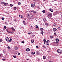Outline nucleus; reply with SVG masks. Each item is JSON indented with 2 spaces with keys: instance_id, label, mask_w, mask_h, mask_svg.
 <instances>
[{
  "instance_id": "obj_11",
  "label": "nucleus",
  "mask_w": 62,
  "mask_h": 62,
  "mask_svg": "<svg viewBox=\"0 0 62 62\" xmlns=\"http://www.w3.org/2000/svg\"><path fill=\"white\" fill-rule=\"evenodd\" d=\"M53 30L54 31H54H56V30H57V29H56V28H54L53 29Z\"/></svg>"
},
{
  "instance_id": "obj_54",
  "label": "nucleus",
  "mask_w": 62,
  "mask_h": 62,
  "mask_svg": "<svg viewBox=\"0 0 62 62\" xmlns=\"http://www.w3.org/2000/svg\"><path fill=\"white\" fill-rule=\"evenodd\" d=\"M6 13H8V12H6Z\"/></svg>"
},
{
  "instance_id": "obj_3",
  "label": "nucleus",
  "mask_w": 62,
  "mask_h": 62,
  "mask_svg": "<svg viewBox=\"0 0 62 62\" xmlns=\"http://www.w3.org/2000/svg\"><path fill=\"white\" fill-rule=\"evenodd\" d=\"M48 17H51L52 16V13H50L48 15Z\"/></svg>"
},
{
  "instance_id": "obj_19",
  "label": "nucleus",
  "mask_w": 62,
  "mask_h": 62,
  "mask_svg": "<svg viewBox=\"0 0 62 62\" xmlns=\"http://www.w3.org/2000/svg\"><path fill=\"white\" fill-rule=\"evenodd\" d=\"M40 30V31H41V32H43V28H41Z\"/></svg>"
},
{
  "instance_id": "obj_28",
  "label": "nucleus",
  "mask_w": 62,
  "mask_h": 62,
  "mask_svg": "<svg viewBox=\"0 0 62 62\" xmlns=\"http://www.w3.org/2000/svg\"><path fill=\"white\" fill-rule=\"evenodd\" d=\"M32 54L33 55H34V54H35V52H32Z\"/></svg>"
},
{
  "instance_id": "obj_57",
  "label": "nucleus",
  "mask_w": 62,
  "mask_h": 62,
  "mask_svg": "<svg viewBox=\"0 0 62 62\" xmlns=\"http://www.w3.org/2000/svg\"><path fill=\"white\" fill-rule=\"evenodd\" d=\"M31 27H32V26H31Z\"/></svg>"
},
{
  "instance_id": "obj_50",
  "label": "nucleus",
  "mask_w": 62,
  "mask_h": 62,
  "mask_svg": "<svg viewBox=\"0 0 62 62\" xmlns=\"http://www.w3.org/2000/svg\"><path fill=\"white\" fill-rule=\"evenodd\" d=\"M2 60H3V61H5V59H2Z\"/></svg>"
},
{
  "instance_id": "obj_58",
  "label": "nucleus",
  "mask_w": 62,
  "mask_h": 62,
  "mask_svg": "<svg viewBox=\"0 0 62 62\" xmlns=\"http://www.w3.org/2000/svg\"><path fill=\"white\" fill-rule=\"evenodd\" d=\"M13 31L12 32V33H13Z\"/></svg>"
},
{
  "instance_id": "obj_24",
  "label": "nucleus",
  "mask_w": 62,
  "mask_h": 62,
  "mask_svg": "<svg viewBox=\"0 0 62 62\" xmlns=\"http://www.w3.org/2000/svg\"><path fill=\"white\" fill-rule=\"evenodd\" d=\"M31 42L32 43H33L34 42V40H32L31 41Z\"/></svg>"
},
{
  "instance_id": "obj_15",
  "label": "nucleus",
  "mask_w": 62,
  "mask_h": 62,
  "mask_svg": "<svg viewBox=\"0 0 62 62\" xmlns=\"http://www.w3.org/2000/svg\"><path fill=\"white\" fill-rule=\"evenodd\" d=\"M49 10L51 12H53V9H52L51 8H50L49 9Z\"/></svg>"
},
{
  "instance_id": "obj_48",
  "label": "nucleus",
  "mask_w": 62,
  "mask_h": 62,
  "mask_svg": "<svg viewBox=\"0 0 62 62\" xmlns=\"http://www.w3.org/2000/svg\"><path fill=\"white\" fill-rule=\"evenodd\" d=\"M15 22H17V21L16 19L15 20Z\"/></svg>"
},
{
  "instance_id": "obj_23",
  "label": "nucleus",
  "mask_w": 62,
  "mask_h": 62,
  "mask_svg": "<svg viewBox=\"0 0 62 62\" xmlns=\"http://www.w3.org/2000/svg\"><path fill=\"white\" fill-rule=\"evenodd\" d=\"M23 23L24 24V25H25V22L24 21H23Z\"/></svg>"
},
{
  "instance_id": "obj_38",
  "label": "nucleus",
  "mask_w": 62,
  "mask_h": 62,
  "mask_svg": "<svg viewBox=\"0 0 62 62\" xmlns=\"http://www.w3.org/2000/svg\"><path fill=\"white\" fill-rule=\"evenodd\" d=\"M43 59H45V56H43Z\"/></svg>"
},
{
  "instance_id": "obj_46",
  "label": "nucleus",
  "mask_w": 62,
  "mask_h": 62,
  "mask_svg": "<svg viewBox=\"0 0 62 62\" xmlns=\"http://www.w3.org/2000/svg\"><path fill=\"white\" fill-rule=\"evenodd\" d=\"M8 49H10V47L9 46H8Z\"/></svg>"
},
{
  "instance_id": "obj_21",
  "label": "nucleus",
  "mask_w": 62,
  "mask_h": 62,
  "mask_svg": "<svg viewBox=\"0 0 62 62\" xmlns=\"http://www.w3.org/2000/svg\"><path fill=\"white\" fill-rule=\"evenodd\" d=\"M32 12H33V13H37V12H35V11L34 10L32 11Z\"/></svg>"
},
{
  "instance_id": "obj_22",
  "label": "nucleus",
  "mask_w": 62,
  "mask_h": 62,
  "mask_svg": "<svg viewBox=\"0 0 62 62\" xmlns=\"http://www.w3.org/2000/svg\"><path fill=\"white\" fill-rule=\"evenodd\" d=\"M32 32L31 31H30L28 33V34H29V35H30V34H31L32 33Z\"/></svg>"
},
{
  "instance_id": "obj_45",
  "label": "nucleus",
  "mask_w": 62,
  "mask_h": 62,
  "mask_svg": "<svg viewBox=\"0 0 62 62\" xmlns=\"http://www.w3.org/2000/svg\"><path fill=\"white\" fill-rule=\"evenodd\" d=\"M41 34H42V36H43V32H41Z\"/></svg>"
},
{
  "instance_id": "obj_42",
  "label": "nucleus",
  "mask_w": 62,
  "mask_h": 62,
  "mask_svg": "<svg viewBox=\"0 0 62 62\" xmlns=\"http://www.w3.org/2000/svg\"><path fill=\"white\" fill-rule=\"evenodd\" d=\"M33 1H38V0H33Z\"/></svg>"
},
{
  "instance_id": "obj_32",
  "label": "nucleus",
  "mask_w": 62,
  "mask_h": 62,
  "mask_svg": "<svg viewBox=\"0 0 62 62\" xmlns=\"http://www.w3.org/2000/svg\"><path fill=\"white\" fill-rule=\"evenodd\" d=\"M11 40H12V39H10L9 40V42H11Z\"/></svg>"
},
{
  "instance_id": "obj_17",
  "label": "nucleus",
  "mask_w": 62,
  "mask_h": 62,
  "mask_svg": "<svg viewBox=\"0 0 62 62\" xmlns=\"http://www.w3.org/2000/svg\"><path fill=\"white\" fill-rule=\"evenodd\" d=\"M36 54H37V55H39V51L37 52Z\"/></svg>"
},
{
  "instance_id": "obj_9",
  "label": "nucleus",
  "mask_w": 62,
  "mask_h": 62,
  "mask_svg": "<svg viewBox=\"0 0 62 62\" xmlns=\"http://www.w3.org/2000/svg\"><path fill=\"white\" fill-rule=\"evenodd\" d=\"M11 29H12V31H15V29H14V28L13 27L11 28Z\"/></svg>"
},
{
  "instance_id": "obj_39",
  "label": "nucleus",
  "mask_w": 62,
  "mask_h": 62,
  "mask_svg": "<svg viewBox=\"0 0 62 62\" xmlns=\"http://www.w3.org/2000/svg\"><path fill=\"white\" fill-rule=\"evenodd\" d=\"M54 35H55V36H56L57 35H56V33L55 32L54 33Z\"/></svg>"
},
{
  "instance_id": "obj_14",
  "label": "nucleus",
  "mask_w": 62,
  "mask_h": 62,
  "mask_svg": "<svg viewBox=\"0 0 62 62\" xmlns=\"http://www.w3.org/2000/svg\"><path fill=\"white\" fill-rule=\"evenodd\" d=\"M15 50H18V47L16 46H15Z\"/></svg>"
},
{
  "instance_id": "obj_41",
  "label": "nucleus",
  "mask_w": 62,
  "mask_h": 62,
  "mask_svg": "<svg viewBox=\"0 0 62 62\" xmlns=\"http://www.w3.org/2000/svg\"><path fill=\"white\" fill-rule=\"evenodd\" d=\"M2 39H0V42H2Z\"/></svg>"
},
{
  "instance_id": "obj_13",
  "label": "nucleus",
  "mask_w": 62,
  "mask_h": 62,
  "mask_svg": "<svg viewBox=\"0 0 62 62\" xmlns=\"http://www.w3.org/2000/svg\"><path fill=\"white\" fill-rule=\"evenodd\" d=\"M43 21H44V22H45L47 20H46V18H44L43 19Z\"/></svg>"
},
{
  "instance_id": "obj_40",
  "label": "nucleus",
  "mask_w": 62,
  "mask_h": 62,
  "mask_svg": "<svg viewBox=\"0 0 62 62\" xmlns=\"http://www.w3.org/2000/svg\"><path fill=\"white\" fill-rule=\"evenodd\" d=\"M3 53H6L5 51V50H3Z\"/></svg>"
},
{
  "instance_id": "obj_33",
  "label": "nucleus",
  "mask_w": 62,
  "mask_h": 62,
  "mask_svg": "<svg viewBox=\"0 0 62 62\" xmlns=\"http://www.w3.org/2000/svg\"><path fill=\"white\" fill-rule=\"evenodd\" d=\"M14 8L15 10H16V7H14Z\"/></svg>"
},
{
  "instance_id": "obj_1",
  "label": "nucleus",
  "mask_w": 62,
  "mask_h": 62,
  "mask_svg": "<svg viewBox=\"0 0 62 62\" xmlns=\"http://www.w3.org/2000/svg\"><path fill=\"white\" fill-rule=\"evenodd\" d=\"M27 17L29 19H31L33 17V15L31 14H30L27 15Z\"/></svg>"
},
{
  "instance_id": "obj_44",
  "label": "nucleus",
  "mask_w": 62,
  "mask_h": 62,
  "mask_svg": "<svg viewBox=\"0 0 62 62\" xmlns=\"http://www.w3.org/2000/svg\"><path fill=\"white\" fill-rule=\"evenodd\" d=\"M2 20H4V17H2Z\"/></svg>"
},
{
  "instance_id": "obj_7",
  "label": "nucleus",
  "mask_w": 62,
  "mask_h": 62,
  "mask_svg": "<svg viewBox=\"0 0 62 62\" xmlns=\"http://www.w3.org/2000/svg\"><path fill=\"white\" fill-rule=\"evenodd\" d=\"M55 40H56V43H58L59 42V39H55Z\"/></svg>"
},
{
  "instance_id": "obj_8",
  "label": "nucleus",
  "mask_w": 62,
  "mask_h": 62,
  "mask_svg": "<svg viewBox=\"0 0 62 62\" xmlns=\"http://www.w3.org/2000/svg\"><path fill=\"white\" fill-rule=\"evenodd\" d=\"M35 4H32L31 5V7L32 8H34L35 7Z\"/></svg>"
},
{
  "instance_id": "obj_10",
  "label": "nucleus",
  "mask_w": 62,
  "mask_h": 62,
  "mask_svg": "<svg viewBox=\"0 0 62 62\" xmlns=\"http://www.w3.org/2000/svg\"><path fill=\"white\" fill-rule=\"evenodd\" d=\"M5 39L7 41H9V39L8 37H7L6 38H5Z\"/></svg>"
},
{
  "instance_id": "obj_6",
  "label": "nucleus",
  "mask_w": 62,
  "mask_h": 62,
  "mask_svg": "<svg viewBox=\"0 0 62 62\" xmlns=\"http://www.w3.org/2000/svg\"><path fill=\"white\" fill-rule=\"evenodd\" d=\"M19 17L20 19H23V17L22 15H20L19 16Z\"/></svg>"
},
{
  "instance_id": "obj_27",
  "label": "nucleus",
  "mask_w": 62,
  "mask_h": 62,
  "mask_svg": "<svg viewBox=\"0 0 62 62\" xmlns=\"http://www.w3.org/2000/svg\"><path fill=\"white\" fill-rule=\"evenodd\" d=\"M43 13H44L45 12V11L44 10H43L42 11Z\"/></svg>"
},
{
  "instance_id": "obj_18",
  "label": "nucleus",
  "mask_w": 62,
  "mask_h": 62,
  "mask_svg": "<svg viewBox=\"0 0 62 62\" xmlns=\"http://www.w3.org/2000/svg\"><path fill=\"white\" fill-rule=\"evenodd\" d=\"M26 51L27 52H29L30 51V49L29 48H27L26 49Z\"/></svg>"
},
{
  "instance_id": "obj_2",
  "label": "nucleus",
  "mask_w": 62,
  "mask_h": 62,
  "mask_svg": "<svg viewBox=\"0 0 62 62\" xmlns=\"http://www.w3.org/2000/svg\"><path fill=\"white\" fill-rule=\"evenodd\" d=\"M49 43H50V41L49 40H48L46 41V43L47 45H48L49 44Z\"/></svg>"
},
{
  "instance_id": "obj_34",
  "label": "nucleus",
  "mask_w": 62,
  "mask_h": 62,
  "mask_svg": "<svg viewBox=\"0 0 62 62\" xmlns=\"http://www.w3.org/2000/svg\"><path fill=\"white\" fill-rule=\"evenodd\" d=\"M13 57L14 58H16V57H16V56H13Z\"/></svg>"
},
{
  "instance_id": "obj_12",
  "label": "nucleus",
  "mask_w": 62,
  "mask_h": 62,
  "mask_svg": "<svg viewBox=\"0 0 62 62\" xmlns=\"http://www.w3.org/2000/svg\"><path fill=\"white\" fill-rule=\"evenodd\" d=\"M44 44H45V43H46V39H44Z\"/></svg>"
},
{
  "instance_id": "obj_30",
  "label": "nucleus",
  "mask_w": 62,
  "mask_h": 62,
  "mask_svg": "<svg viewBox=\"0 0 62 62\" xmlns=\"http://www.w3.org/2000/svg\"><path fill=\"white\" fill-rule=\"evenodd\" d=\"M57 29L59 30H60V29H61V28L58 27L57 28Z\"/></svg>"
},
{
  "instance_id": "obj_4",
  "label": "nucleus",
  "mask_w": 62,
  "mask_h": 62,
  "mask_svg": "<svg viewBox=\"0 0 62 62\" xmlns=\"http://www.w3.org/2000/svg\"><path fill=\"white\" fill-rule=\"evenodd\" d=\"M57 52L59 54H61L62 53V51H61V50H58Z\"/></svg>"
},
{
  "instance_id": "obj_36",
  "label": "nucleus",
  "mask_w": 62,
  "mask_h": 62,
  "mask_svg": "<svg viewBox=\"0 0 62 62\" xmlns=\"http://www.w3.org/2000/svg\"><path fill=\"white\" fill-rule=\"evenodd\" d=\"M18 5H21V2H19L18 3Z\"/></svg>"
},
{
  "instance_id": "obj_47",
  "label": "nucleus",
  "mask_w": 62,
  "mask_h": 62,
  "mask_svg": "<svg viewBox=\"0 0 62 62\" xmlns=\"http://www.w3.org/2000/svg\"><path fill=\"white\" fill-rule=\"evenodd\" d=\"M21 42H22V43H24V42L23 41H22Z\"/></svg>"
},
{
  "instance_id": "obj_43",
  "label": "nucleus",
  "mask_w": 62,
  "mask_h": 62,
  "mask_svg": "<svg viewBox=\"0 0 62 62\" xmlns=\"http://www.w3.org/2000/svg\"><path fill=\"white\" fill-rule=\"evenodd\" d=\"M36 47L37 48H39V46H36Z\"/></svg>"
},
{
  "instance_id": "obj_56",
  "label": "nucleus",
  "mask_w": 62,
  "mask_h": 62,
  "mask_svg": "<svg viewBox=\"0 0 62 62\" xmlns=\"http://www.w3.org/2000/svg\"><path fill=\"white\" fill-rule=\"evenodd\" d=\"M28 60V59H27L26 60Z\"/></svg>"
},
{
  "instance_id": "obj_16",
  "label": "nucleus",
  "mask_w": 62,
  "mask_h": 62,
  "mask_svg": "<svg viewBox=\"0 0 62 62\" xmlns=\"http://www.w3.org/2000/svg\"><path fill=\"white\" fill-rule=\"evenodd\" d=\"M53 38L54 37H53V36L52 35H51L50 37V39H53Z\"/></svg>"
},
{
  "instance_id": "obj_29",
  "label": "nucleus",
  "mask_w": 62,
  "mask_h": 62,
  "mask_svg": "<svg viewBox=\"0 0 62 62\" xmlns=\"http://www.w3.org/2000/svg\"><path fill=\"white\" fill-rule=\"evenodd\" d=\"M45 25H46V26H48V25H49V24L46 23H45Z\"/></svg>"
},
{
  "instance_id": "obj_51",
  "label": "nucleus",
  "mask_w": 62,
  "mask_h": 62,
  "mask_svg": "<svg viewBox=\"0 0 62 62\" xmlns=\"http://www.w3.org/2000/svg\"><path fill=\"white\" fill-rule=\"evenodd\" d=\"M32 11H30V12H31Z\"/></svg>"
},
{
  "instance_id": "obj_25",
  "label": "nucleus",
  "mask_w": 62,
  "mask_h": 62,
  "mask_svg": "<svg viewBox=\"0 0 62 62\" xmlns=\"http://www.w3.org/2000/svg\"><path fill=\"white\" fill-rule=\"evenodd\" d=\"M42 46L44 48H45V46L44 45H42Z\"/></svg>"
},
{
  "instance_id": "obj_31",
  "label": "nucleus",
  "mask_w": 62,
  "mask_h": 62,
  "mask_svg": "<svg viewBox=\"0 0 62 62\" xmlns=\"http://www.w3.org/2000/svg\"><path fill=\"white\" fill-rule=\"evenodd\" d=\"M55 23H54L53 25V26H55L56 25Z\"/></svg>"
},
{
  "instance_id": "obj_5",
  "label": "nucleus",
  "mask_w": 62,
  "mask_h": 62,
  "mask_svg": "<svg viewBox=\"0 0 62 62\" xmlns=\"http://www.w3.org/2000/svg\"><path fill=\"white\" fill-rule=\"evenodd\" d=\"M2 4L4 5V6H7V5H8V3H6L5 2H2Z\"/></svg>"
},
{
  "instance_id": "obj_37",
  "label": "nucleus",
  "mask_w": 62,
  "mask_h": 62,
  "mask_svg": "<svg viewBox=\"0 0 62 62\" xmlns=\"http://www.w3.org/2000/svg\"><path fill=\"white\" fill-rule=\"evenodd\" d=\"M4 28L5 29H6V28H7V27H6V26H4Z\"/></svg>"
},
{
  "instance_id": "obj_52",
  "label": "nucleus",
  "mask_w": 62,
  "mask_h": 62,
  "mask_svg": "<svg viewBox=\"0 0 62 62\" xmlns=\"http://www.w3.org/2000/svg\"><path fill=\"white\" fill-rule=\"evenodd\" d=\"M1 54H0V58H1V57H1Z\"/></svg>"
},
{
  "instance_id": "obj_55",
  "label": "nucleus",
  "mask_w": 62,
  "mask_h": 62,
  "mask_svg": "<svg viewBox=\"0 0 62 62\" xmlns=\"http://www.w3.org/2000/svg\"><path fill=\"white\" fill-rule=\"evenodd\" d=\"M54 0V1H57V0Z\"/></svg>"
},
{
  "instance_id": "obj_20",
  "label": "nucleus",
  "mask_w": 62,
  "mask_h": 62,
  "mask_svg": "<svg viewBox=\"0 0 62 62\" xmlns=\"http://www.w3.org/2000/svg\"><path fill=\"white\" fill-rule=\"evenodd\" d=\"M7 32H8V33H11V31H8V30L7 31Z\"/></svg>"
},
{
  "instance_id": "obj_53",
  "label": "nucleus",
  "mask_w": 62,
  "mask_h": 62,
  "mask_svg": "<svg viewBox=\"0 0 62 62\" xmlns=\"http://www.w3.org/2000/svg\"><path fill=\"white\" fill-rule=\"evenodd\" d=\"M49 62H53V61H50Z\"/></svg>"
},
{
  "instance_id": "obj_59",
  "label": "nucleus",
  "mask_w": 62,
  "mask_h": 62,
  "mask_svg": "<svg viewBox=\"0 0 62 62\" xmlns=\"http://www.w3.org/2000/svg\"><path fill=\"white\" fill-rule=\"evenodd\" d=\"M47 14H49V13H47Z\"/></svg>"
},
{
  "instance_id": "obj_26",
  "label": "nucleus",
  "mask_w": 62,
  "mask_h": 62,
  "mask_svg": "<svg viewBox=\"0 0 62 62\" xmlns=\"http://www.w3.org/2000/svg\"><path fill=\"white\" fill-rule=\"evenodd\" d=\"M35 27H36V28H38V27H39V26L37 25H35Z\"/></svg>"
},
{
  "instance_id": "obj_35",
  "label": "nucleus",
  "mask_w": 62,
  "mask_h": 62,
  "mask_svg": "<svg viewBox=\"0 0 62 62\" xmlns=\"http://www.w3.org/2000/svg\"><path fill=\"white\" fill-rule=\"evenodd\" d=\"M10 5L11 7H12L13 6V5L12 4H10Z\"/></svg>"
},
{
  "instance_id": "obj_49",
  "label": "nucleus",
  "mask_w": 62,
  "mask_h": 62,
  "mask_svg": "<svg viewBox=\"0 0 62 62\" xmlns=\"http://www.w3.org/2000/svg\"><path fill=\"white\" fill-rule=\"evenodd\" d=\"M18 54L19 55H20V53H18Z\"/></svg>"
}]
</instances>
